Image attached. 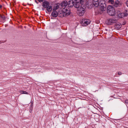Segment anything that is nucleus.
<instances>
[{"mask_svg": "<svg viewBox=\"0 0 128 128\" xmlns=\"http://www.w3.org/2000/svg\"><path fill=\"white\" fill-rule=\"evenodd\" d=\"M92 4L94 5L96 7H98L99 5V1L98 0H93Z\"/></svg>", "mask_w": 128, "mask_h": 128, "instance_id": "9b49d317", "label": "nucleus"}, {"mask_svg": "<svg viewBox=\"0 0 128 128\" xmlns=\"http://www.w3.org/2000/svg\"><path fill=\"white\" fill-rule=\"evenodd\" d=\"M120 2L118 0L116 1L115 2V3L114 4V6L116 7H118V4H119Z\"/></svg>", "mask_w": 128, "mask_h": 128, "instance_id": "f3484780", "label": "nucleus"}, {"mask_svg": "<svg viewBox=\"0 0 128 128\" xmlns=\"http://www.w3.org/2000/svg\"><path fill=\"white\" fill-rule=\"evenodd\" d=\"M117 20L115 18H112L108 19L106 21V23L107 24L110 25L117 22Z\"/></svg>", "mask_w": 128, "mask_h": 128, "instance_id": "20e7f679", "label": "nucleus"}, {"mask_svg": "<svg viewBox=\"0 0 128 128\" xmlns=\"http://www.w3.org/2000/svg\"><path fill=\"white\" fill-rule=\"evenodd\" d=\"M35 2L37 4H38V2H37V1L36 0H35Z\"/></svg>", "mask_w": 128, "mask_h": 128, "instance_id": "bb28decb", "label": "nucleus"}, {"mask_svg": "<svg viewBox=\"0 0 128 128\" xmlns=\"http://www.w3.org/2000/svg\"><path fill=\"white\" fill-rule=\"evenodd\" d=\"M74 6L76 8H78V9H79L81 7L80 6V3L78 2L77 0H75V2L74 3Z\"/></svg>", "mask_w": 128, "mask_h": 128, "instance_id": "9d476101", "label": "nucleus"}, {"mask_svg": "<svg viewBox=\"0 0 128 128\" xmlns=\"http://www.w3.org/2000/svg\"><path fill=\"white\" fill-rule=\"evenodd\" d=\"M50 5V3L48 1H45L43 2L42 3V6L44 8H47L48 6Z\"/></svg>", "mask_w": 128, "mask_h": 128, "instance_id": "f8f14e48", "label": "nucleus"}, {"mask_svg": "<svg viewBox=\"0 0 128 128\" xmlns=\"http://www.w3.org/2000/svg\"><path fill=\"white\" fill-rule=\"evenodd\" d=\"M0 17L3 20H4L6 18L5 16L4 15H1Z\"/></svg>", "mask_w": 128, "mask_h": 128, "instance_id": "412c9836", "label": "nucleus"}, {"mask_svg": "<svg viewBox=\"0 0 128 128\" xmlns=\"http://www.w3.org/2000/svg\"><path fill=\"white\" fill-rule=\"evenodd\" d=\"M20 93L21 94H28V93L26 92V91H23V90L20 91Z\"/></svg>", "mask_w": 128, "mask_h": 128, "instance_id": "a211bd4d", "label": "nucleus"}, {"mask_svg": "<svg viewBox=\"0 0 128 128\" xmlns=\"http://www.w3.org/2000/svg\"><path fill=\"white\" fill-rule=\"evenodd\" d=\"M53 11L52 13V15L53 17H56L58 15V13L57 11L53 10Z\"/></svg>", "mask_w": 128, "mask_h": 128, "instance_id": "ddd939ff", "label": "nucleus"}, {"mask_svg": "<svg viewBox=\"0 0 128 128\" xmlns=\"http://www.w3.org/2000/svg\"><path fill=\"white\" fill-rule=\"evenodd\" d=\"M85 7L84 6L83 7L81 6L79 9H78V15L79 16H81L84 15L85 12Z\"/></svg>", "mask_w": 128, "mask_h": 128, "instance_id": "7ed1b4c3", "label": "nucleus"}, {"mask_svg": "<svg viewBox=\"0 0 128 128\" xmlns=\"http://www.w3.org/2000/svg\"><path fill=\"white\" fill-rule=\"evenodd\" d=\"M128 14L126 13H120L118 14V17L119 18L126 17L128 16Z\"/></svg>", "mask_w": 128, "mask_h": 128, "instance_id": "1a4fd4ad", "label": "nucleus"}, {"mask_svg": "<svg viewBox=\"0 0 128 128\" xmlns=\"http://www.w3.org/2000/svg\"><path fill=\"white\" fill-rule=\"evenodd\" d=\"M63 11L65 16H68L70 14V10L68 8H63Z\"/></svg>", "mask_w": 128, "mask_h": 128, "instance_id": "423d86ee", "label": "nucleus"}, {"mask_svg": "<svg viewBox=\"0 0 128 128\" xmlns=\"http://www.w3.org/2000/svg\"><path fill=\"white\" fill-rule=\"evenodd\" d=\"M46 8V10L48 12H51L52 10V7L50 5L47 7Z\"/></svg>", "mask_w": 128, "mask_h": 128, "instance_id": "2eb2a0df", "label": "nucleus"}, {"mask_svg": "<svg viewBox=\"0 0 128 128\" xmlns=\"http://www.w3.org/2000/svg\"><path fill=\"white\" fill-rule=\"evenodd\" d=\"M59 8V6L58 5H57L56 6H55L54 7V8H53V10L56 11L57 9L58 8Z\"/></svg>", "mask_w": 128, "mask_h": 128, "instance_id": "6ab92c4d", "label": "nucleus"}, {"mask_svg": "<svg viewBox=\"0 0 128 128\" xmlns=\"http://www.w3.org/2000/svg\"><path fill=\"white\" fill-rule=\"evenodd\" d=\"M107 10L108 14L110 16H114L115 14V9L111 5L108 6L107 8Z\"/></svg>", "mask_w": 128, "mask_h": 128, "instance_id": "f257e3e1", "label": "nucleus"}, {"mask_svg": "<svg viewBox=\"0 0 128 128\" xmlns=\"http://www.w3.org/2000/svg\"><path fill=\"white\" fill-rule=\"evenodd\" d=\"M90 22V20L88 19H84L82 20L81 22L82 25L84 26H86L89 24Z\"/></svg>", "mask_w": 128, "mask_h": 128, "instance_id": "39448f33", "label": "nucleus"}, {"mask_svg": "<svg viewBox=\"0 0 128 128\" xmlns=\"http://www.w3.org/2000/svg\"><path fill=\"white\" fill-rule=\"evenodd\" d=\"M98 6L101 10L103 11L106 10V5L105 1L104 0H100L99 1V5Z\"/></svg>", "mask_w": 128, "mask_h": 128, "instance_id": "f03ea898", "label": "nucleus"}, {"mask_svg": "<svg viewBox=\"0 0 128 128\" xmlns=\"http://www.w3.org/2000/svg\"><path fill=\"white\" fill-rule=\"evenodd\" d=\"M118 74L119 75H120L122 74V72H118Z\"/></svg>", "mask_w": 128, "mask_h": 128, "instance_id": "b1692460", "label": "nucleus"}, {"mask_svg": "<svg viewBox=\"0 0 128 128\" xmlns=\"http://www.w3.org/2000/svg\"><path fill=\"white\" fill-rule=\"evenodd\" d=\"M2 7V6L1 5H0V8H1Z\"/></svg>", "mask_w": 128, "mask_h": 128, "instance_id": "cd10ccee", "label": "nucleus"}, {"mask_svg": "<svg viewBox=\"0 0 128 128\" xmlns=\"http://www.w3.org/2000/svg\"><path fill=\"white\" fill-rule=\"evenodd\" d=\"M68 2L67 1L65 0L63 1L60 4V6L62 7V8H68L67 6Z\"/></svg>", "mask_w": 128, "mask_h": 128, "instance_id": "0eeeda50", "label": "nucleus"}, {"mask_svg": "<svg viewBox=\"0 0 128 128\" xmlns=\"http://www.w3.org/2000/svg\"><path fill=\"white\" fill-rule=\"evenodd\" d=\"M108 2L110 3L111 4H113L114 3V0H109Z\"/></svg>", "mask_w": 128, "mask_h": 128, "instance_id": "aec40b11", "label": "nucleus"}, {"mask_svg": "<svg viewBox=\"0 0 128 128\" xmlns=\"http://www.w3.org/2000/svg\"><path fill=\"white\" fill-rule=\"evenodd\" d=\"M126 4L127 6L128 7V0L126 2Z\"/></svg>", "mask_w": 128, "mask_h": 128, "instance_id": "393cba45", "label": "nucleus"}, {"mask_svg": "<svg viewBox=\"0 0 128 128\" xmlns=\"http://www.w3.org/2000/svg\"><path fill=\"white\" fill-rule=\"evenodd\" d=\"M74 1L75 0H70L68 3V6L69 7H72L73 6H74Z\"/></svg>", "mask_w": 128, "mask_h": 128, "instance_id": "6e6552de", "label": "nucleus"}, {"mask_svg": "<svg viewBox=\"0 0 128 128\" xmlns=\"http://www.w3.org/2000/svg\"><path fill=\"white\" fill-rule=\"evenodd\" d=\"M64 12L63 11H60L58 13V15L59 16L62 17L64 16H65V15L64 14Z\"/></svg>", "mask_w": 128, "mask_h": 128, "instance_id": "4468645a", "label": "nucleus"}, {"mask_svg": "<svg viewBox=\"0 0 128 128\" xmlns=\"http://www.w3.org/2000/svg\"><path fill=\"white\" fill-rule=\"evenodd\" d=\"M122 27V25L120 23H118L116 24V28L117 29H120Z\"/></svg>", "mask_w": 128, "mask_h": 128, "instance_id": "dca6fc26", "label": "nucleus"}, {"mask_svg": "<svg viewBox=\"0 0 128 128\" xmlns=\"http://www.w3.org/2000/svg\"><path fill=\"white\" fill-rule=\"evenodd\" d=\"M85 0H80V3L82 4H83Z\"/></svg>", "mask_w": 128, "mask_h": 128, "instance_id": "4be33fe9", "label": "nucleus"}, {"mask_svg": "<svg viewBox=\"0 0 128 128\" xmlns=\"http://www.w3.org/2000/svg\"><path fill=\"white\" fill-rule=\"evenodd\" d=\"M40 2H43L44 0H38Z\"/></svg>", "mask_w": 128, "mask_h": 128, "instance_id": "a878e982", "label": "nucleus"}, {"mask_svg": "<svg viewBox=\"0 0 128 128\" xmlns=\"http://www.w3.org/2000/svg\"><path fill=\"white\" fill-rule=\"evenodd\" d=\"M125 103L127 104H128V100H126L125 101Z\"/></svg>", "mask_w": 128, "mask_h": 128, "instance_id": "5701e85b", "label": "nucleus"}]
</instances>
